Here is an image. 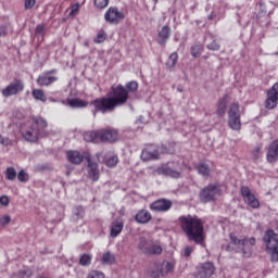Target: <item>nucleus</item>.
Returning a JSON list of instances; mask_svg holds the SVG:
<instances>
[{
  "instance_id": "f257e3e1",
  "label": "nucleus",
  "mask_w": 278,
  "mask_h": 278,
  "mask_svg": "<svg viewBox=\"0 0 278 278\" xmlns=\"http://www.w3.org/2000/svg\"><path fill=\"white\" fill-rule=\"evenodd\" d=\"M127 101H129V91L125 89V86L117 85L111 87L108 97L91 101V105L94 108L93 114H97V112L108 114V112H114L116 108L125 105Z\"/></svg>"
},
{
  "instance_id": "f03ea898",
  "label": "nucleus",
  "mask_w": 278,
  "mask_h": 278,
  "mask_svg": "<svg viewBox=\"0 0 278 278\" xmlns=\"http://www.w3.org/2000/svg\"><path fill=\"white\" fill-rule=\"evenodd\" d=\"M180 228L186 233L189 240L201 244L203 247V240H205V232L203 227V220L198 216L182 215L178 218Z\"/></svg>"
},
{
  "instance_id": "7ed1b4c3",
  "label": "nucleus",
  "mask_w": 278,
  "mask_h": 278,
  "mask_svg": "<svg viewBox=\"0 0 278 278\" xmlns=\"http://www.w3.org/2000/svg\"><path fill=\"white\" fill-rule=\"evenodd\" d=\"M229 239L230 242L223 245V249L225 251H228L229 253H242L244 257H251V255L253 254V247H255L256 242L255 238H238V236L232 232L229 235Z\"/></svg>"
},
{
  "instance_id": "20e7f679",
  "label": "nucleus",
  "mask_w": 278,
  "mask_h": 278,
  "mask_svg": "<svg viewBox=\"0 0 278 278\" xmlns=\"http://www.w3.org/2000/svg\"><path fill=\"white\" fill-rule=\"evenodd\" d=\"M263 241L266 247V251L270 256V261L277 263L278 262V235L275 230L269 229L265 232L263 237Z\"/></svg>"
},
{
  "instance_id": "39448f33",
  "label": "nucleus",
  "mask_w": 278,
  "mask_h": 278,
  "mask_svg": "<svg viewBox=\"0 0 278 278\" xmlns=\"http://www.w3.org/2000/svg\"><path fill=\"white\" fill-rule=\"evenodd\" d=\"M240 117V104L238 102L231 103L228 109V127H230L232 131H240L242 129V121Z\"/></svg>"
},
{
  "instance_id": "423d86ee",
  "label": "nucleus",
  "mask_w": 278,
  "mask_h": 278,
  "mask_svg": "<svg viewBox=\"0 0 278 278\" xmlns=\"http://www.w3.org/2000/svg\"><path fill=\"white\" fill-rule=\"evenodd\" d=\"M175 270V264L163 261L162 263H152L150 266V276L153 278L166 277L168 273Z\"/></svg>"
},
{
  "instance_id": "0eeeda50",
  "label": "nucleus",
  "mask_w": 278,
  "mask_h": 278,
  "mask_svg": "<svg viewBox=\"0 0 278 278\" xmlns=\"http://www.w3.org/2000/svg\"><path fill=\"white\" fill-rule=\"evenodd\" d=\"M220 194V186L217 184H211L200 190L199 199L202 201V203H210L212 201H216Z\"/></svg>"
},
{
  "instance_id": "6e6552de",
  "label": "nucleus",
  "mask_w": 278,
  "mask_h": 278,
  "mask_svg": "<svg viewBox=\"0 0 278 278\" xmlns=\"http://www.w3.org/2000/svg\"><path fill=\"white\" fill-rule=\"evenodd\" d=\"M25 90V84L21 79L13 80L4 89H2V97L5 99L21 94Z\"/></svg>"
},
{
  "instance_id": "1a4fd4ad",
  "label": "nucleus",
  "mask_w": 278,
  "mask_h": 278,
  "mask_svg": "<svg viewBox=\"0 0 278 278\" xmlns=\"http://www.w3.org/2000/svg\"><path fill=\"white\" fill-rule=\"evenodd\" d=\"M123 18H125V13L118 11L116 7H110L104 14V20L110 25H118Z\"/></svg>"
},
{
  "instance_id": "9d476101",
  "label": "nucleus",
  "mask_w": 278,
  "mask_h": 278,
  "mask_svg": "<svg viewBox=\"0 0 278 278\" xmlns=\"http://www.w3.org/2000/svg\"><path fill=\"white\" fill-rule=\"evenodd\" d=\"M141 160L143 162L160 160V146L148 144L141 152Z\"/></svg>"
},
{
  "instance_id": "9b49d317",
  "label": "nucleus",
  "mask_w": 278,
  "mask_h": 278,
  "mask_svg": "<svg viewBox=\"0 0 278 278\" xmlns=\"http://www.w3.org/2000/svg\"><path fill=\"white\" fill-rule=\"evenodd\" d=\"M278 105V83H276L268 91L265 100L266 110H275Z\"/></svg>"
},
{
  "instance_id": "f8f14e48",
  "label": "nucleus",
  "mask_w": 278,
  "mask_h": 278,
  "mask_svg": "<svg viewBox=\"0 0 278 278\" xmlns=\"http://www.w3.org/2000/svg\"><path fill=\"white\" fill-rule=\"evenodd\" d=\"M241 197L243 198L244 203L253 210H257V207H260V201L255 198V194L251 192L249 187H241Z\"/></svg>"
},
{
  "instance_id": "ddd939ff",
  "label": "nucleus",
  "mask_w": 278,
  "mask_h": 278,
  "mask_svg": "<svg viewBox=\"0 0 278 278\" xmlns=\"http://www.w3.org/2000/svg\"><path fill=\"white\" fill-rule=\"evenodd\" d=\"M159 174L164 175L165 177H172L173 179L181 178V172L175 168V163L163 165L159 168Z\"/></svg>"
},
{
  "instance_id": "4468645a",
  "label": "nucleus",
  "mask_w": 278,
  "mask_h": 278,
  "mask_svg": "<svg viewBox=\"0 0 278 278\" xmlns=\"http://www.w3.org/2000/svg\"><path fill=\"white\" fill-rule=\"evenodd\" d=\"M55 73H58V70H52V71L42 73V75H40L37 78L38 86H51V84H55V81L58 80V76H53L55 75Z\"/></svg>"
},
{
  "instance_id": "2eb2a0df",
  "label": "nucleus",
  "mask_w": 278,
  "mask_h": 278,
  "mask_svg": "<svg viewBox=\"0 0 278 278\" xmlns=\"http://www.w3.org/2000/svg\"><path fill=\"white\" fill-rule=\"evenodd\" d=\"M173 207V201L167 199H159L150 204L152 212H168Z\"/></svg>"
},
{
  "instance_id": "dca6fc26",
  "label": "nucleus",
  "mask_w": 278,
  "mask_h": 278,
  "mask_svg": "<svg viewBox=\"0 0 278 278\" xmlns=\"http://www.w3.org/2000/svg\"><path fill=\"white\" fill-rule=\"evenodd\" d=\"M118 140V130L114 128L100 129V142H116Z\"/></svg>"
},
{
  "instance_id": "f3484780",
  "label": "nucleus",
  "mask_w": 278,
  "mask_h": 278,
  "mask_svg": "<svg viewBox=\"0 0 278 278\" xmlns=\"http://www.w3.org/2000/svg\"><path fill=\"white\" fill-rule=\"evenodd\" d=\"M47 136V131L37 130L31 127L23 134V138L27 142H38L39 138H45Z\"/></svg>"
},
{
  "instance_id": "a211bd4d",
  "label": "nucleus",
  "mask_w": 278,
  "mask_h": 278,
  "mask_svg": "<svg viewBox=\"0 0 278 278\" xmlns=\"http://www.w3.org/2000/svg\"><path fill=\"white\" fill-rule=\"evenodd\" d=\"M214 273H216L214 263L207 262L201 266L200 270L195 274V278H210Z\"/></svg>"
},
{
  "instance_id": "6ab92c4d",
  "label": "nucleus",
  "mask_w": 278,
  "mask_h": 278,
  "mask_svg": "<svg viewBox=\"0 0 278 278\" xmlns=\"http://www.w3.org/2000/svg\"><path fill=\"white\" fill-rule=\"evenodd\" d=\"M266 160L269 164L278 162V139L274 140L267 148Z\"/></svg>"
},
{
  "instance_id": "aec40b11",
  "label": "nucleus",
  "mask_w": 278,
  "mask_h": 278,
  "mask_svg": "<svg viewBox=\"0 0 278 278\" xmlns=\"http://www.w3.org/2000/svg\"><path fill=\"white\" fill-rule=\"evenodd\" d=\"M170 26L165 25L159 30L156 42L161 47H166L168 40H170Z\"/></svg>"
},
{
  "instance_id": "412c9836",
  "label": "nucleus",
  "mask_w": 278,
  "mask_h": 278,
  "mask_svg": "<svg viewBox=\"0 0 278 278\" xmlns=\"http://www.w3.org/2000/svg\"><path fill=\"white\" fill-rule=\"evenodd\" d=\"M87 168L89 179H91V181H99V164L90 160V157H87Z\"/></svg>"
},
{
  "instance_id": "4be33fe9",
  "label": "nucleus",
  "mask_w": 278,
  "mask_h": 278,
  "mask_svg": "<svg viewBox=\"0 0 278 278\" xmlns=\"http://www.w3.org/2000/svg\"><path fill=\"white\" fill-rule=\"evenodd\" d=\"M151 218H153V216L147 210L139 211L135 216V220L139 223V225H147V223H149Z\"/></svg>"
},
{
  "instance_id": "5701e85b",
  "label": "nucleus",
  "mask_w": 278,
  "mask_h": 278,
  "mask_svg": "<svg viewBox=\"0 0 278 278\" xmlns=\"http://www.w3.org/2000/svg\"><path fill=\"white\" fill-rule=\"evenodd\" d=\"M86 142H101V130H90L84 134Z\"/></svg>"
},
{
  "instance_id": "b1692460",
  "label": "nucleus",
  "mask_w": 278,
  "mask_h": 278,
  "mask_svg": "<svg viewBox=\"0 0 278 278\" xmlns=\"http://www.w3.org/2000/svg\"><path fill=\"white\" fill-rule=\"evenodd\" d=\"M125 227V224L123 220H115L111 225V238H118L121 236L123 228Z\"/></svg>"
},
{
  "instance_id": "393cba45",
  "label": "nucleus",
  "mask_w": 278,
  "mask_h": 278,
  "mask_svg": "<svg viewBox=\"0 0 278 278\" xmlns=\"http://www.w3.org/2000/svg\"><path fill=\"white\" fill-rule=\"evenodd\" d=\"M33 128L36 129L37 131H46L48 127L47 119L40 117V116H34L33 117Z\"/></svg>"
},
{
  "instance_id": "a878e982",
  "label": "nucleus",
  "mask_w": 278,
  "mask_h": 278,
  "mask_svg": "<svg viewBox=\"0 0 278 278\" xmlns=\"http://www.w3.org/2000/svg\"><path fill=\"white\" fill-rule=\"evenodd\" d=\"M67 160L71 164H81L84 162V155L79 151H68Z\"/></svg>"
},
{
  "instance_id": "bb28decb",
  "label": "nucleus",
  "mask_w": 278,
  "mask_h": 278,
  "mask_svg": "<svg viewBox=\"0 0 278 278\" xmlns=\"http://www.w3.org/2000/svg\"><path fill=\"white\" fill-rule=\"evenodd\" d=\"M84 216H86V211L84 210V206H75L73 208L72 220L74 223H79V220H84Z\"/></svg>"
},
{
  "instance_id": "cd10ccee",
  "label": "nucleus",
  "mask_w": 278,
  "mask_h": 278,
  "mask_svg": "<svg viewBox=\"0 0 278 278\" xmlns=\"http://www.w3.org/2000/svg\"><path fill=\"white\" fill-rule=\"evenodd\" d=\"M151 240L147 239L146 237H140L139 242L137 244V249L143 253V255H147V252H149V247L151 244Z\"/></svg>"
},
{
  "instance_id": "c85d7f7f",
  "label": "nucleus",
  "mask_w": 278,
  "mask_h": 278,
  "mask_svg": "<svg viewBox=\"0 0 278 278\" xmlns=\"http://www.w3.org/2000/svg\"><path fill=\"white\" fill-rule=\"evenodd\" d=\"M70 108H88V103L79 98H73L67 100Z\"/></svg>"
},
{
  "instance_id": "c756f323",
  "label": "nucleus",
  "mask_w": 278,
  "mask_h": 278,
  "mask_svg": "<svg viewBox=\"0 0 278 278\" xmlns=\"http://www.w3.org/2000/svg\"><path fill=\"white\" fill-rule=\"evenodd\" d=\"M146 255H162V247L152 241Z\"/></svg>"
},
{
  "instance_id": "7c9ffc66",
  "label": "nucleus",
  "mask_w": 278,
  "mask_h": 278,
  "mask_svg": "<svg viewBox=\"0 0 278 278\" xmlns=\"http://www.w3.org/2000/svg\"><path fill=\"white\" fill-rule=\"evenodd\" d=\"M206 40H210L211 42L206 46V48L210 51H220V43L216 41V37L214 35H210Z\"/></svg>"
},
{
  "instance_id": "2f4dec72",
  "label": "nucleus",
  "mask_w": 278,
  "mask_h": 278,
  "mask_svg": "<svg viewBox=\"0 0 278 278\" xmlns=\"http://www.w3.org/2000/svg\"><path fill=\"white\" fill-rule=\"evenodd\" d=\"M197 170L202 177H210V173H212V168H210V165L206 163H200L197 166Z\"/></svg>"
},
{
  "instance_id": "473e14b6",
  "label": "nucleus",
  "mask_w": 278,
  "mask_h": 278,
  "mask_svg": "<svg viewBox=\"0 0 278 278\" xmlns=\"http://www.w3.org/2000/svg\"><path fill=\"white\" fill-rule=\"evenodd\" d=\"M33 97L36 99V101H41V103H46L47 101V94H45L42 89H34Z\"/></svg>"
},
{
  "instance_id": "72a5a7b5",
  "label": "nucleus",
  "mask_w": 278,
  "mask_h": 278,
  "mask_svg": "<svg viewBox=\"0 0 278 278\" xmlns=\"http://www.w3.org/2000/svg\"><path fill=\"white\" fill-rule=\"evenodd\" d=\"M225 112H227V99L224 98L219 101L218 105H217V115L219 116H225Z\"/></svg>"
},
{
  "instance_id": "f704fd0d",
  "label": "nucleus",
  "mask_w": 278,
  "mask_h": 278,
  "mask_svg": "<svg viewBox=\"0 0 278 278\" xmlns=\"http://www.w3.org/2000/svg\"><path fill=\"white\" fill-rule=\"evenodd\" d=\"M177 60H179V54L173 52L167 59L166 66L174 68L175 64H177Z\"/></svg>"
},
{
  "instance_id": "c9c22d12",
  "label": "nucleus",
  "mask_w": 278,
  "mask_h": 278,
  "mask_svg": "<svg viewBox=\"0 0 278 278\" xmlns=\"http://www.w3.org/2000/svg\"><path fill=\"white\" fill-rule=\"evenodd\" d=\"M80 266H90L92 264V255L90 254H83L79 258Z\"/></svg>"
},
{
  "instance_id": "e433bc0d",
  "label": "nucleus",
  "mask_w": 278,
  "mask_h": 278,
  "mask_svg": "<svg viewBox=\"0 0 278 278\" xmlns=\"http://www.w3.org/2000/svg\"><path fill=\"white\" fill-rule=\"evenodd\" d=\"M114 262H116V258L112 253L106 252L102 255V264H114Z\"/></svg>"
},
{
  "instance_id": "4c0bfd02",
  "label": "nucleus",
  "mask_w": 278,
  "mask_h": 278,
  "mask_svg": "<svg viewBox=\"0 0 278 278\" xmlns=\"http://www.w3.org/2000/svg\"><path fill=\"white\" fill-rule=\"evenodd\" d=\"M202 51H203V47L201 46V43H195L191 47V55L193 58H199Z\"/></svg>"
},
{
  "instance_id": "58836bf2",
  "label": "nucleus",
  "mask_w": 278,
  "mask_h": 278,
  "mask_svg": "<svg viewBox=\"0 0 278 278\" xmlns=\"http://www.w3.org/2000/svg\"><path fill=\"white\" fill-rule=\"evenodd\" d=\"M5 177L9 181H14L16 179V169L14 167L7 168Z\"/></svg>"
},
{
  "instance_id": "ea45409f",
  "label": "nucleus",
  "mask_w": 278,
  "mask_h": 278,
  "mask_svg": "<svg viewBox=\"0 0 278 278\" xmlns=\"http://www.w3.org/2000/svg\"><path fill=\"white\" fill-rule=\"evenodd\" d=\"M106 38H108V34H105L103 30H100L94 38V42L97 45H101V42H105Z\"/></svg>"
},
{
  "instance_id": "a19ab883",
  "label": "nucleus",
  "mask_w": 278,
  "mask_h": 278,
  "mask_svg": "<svg viewBox=\"0 0 278 278\" xmlns=\"http://www.w3.org/2000/svg\"><path fill=\"white\" fill-rule=\"evenodd\" d=\"M127 92H136L138 90V83L132 80L126 84Z\"/></svg>"
},
{
  "instance_id": "79ce46f5",
  "label": "nucleus",
  "mask_w": 278,
  "mask_h": 278,
  "mask_svg": "<svg viewBox=\"0 0 278 278\" xmlns=\"http://www.w3.org/2000/svg\"><path fill=\"white\" fill-rule=\"evenodd\" d=\"M192 251H194V248H192V245H186L181 252L182 257H186V260H188L190 255H192Z\"/></svg>"
},
{
  "instance_id": "37998d69",
  "label": "nucleus",
  "mask_w": 278,
  "mask_h": 278,
  "mask_svg": "<svg viewBox=\"0 0 278 278\" xmlns=\"http://www.w3.org/2000/svg\"><path fill=\"white\" fill-rule=\"evenodd\" d=\"M31 275H34V273L29 268L22 269L17 273V277H21V278H30Z\"/></svg>"
},
{
  "instance_id": "c03bdc74",
  "label": "nucleus",
  "mask_w": 278,
  "mask_h": 278,
  "mask_svg": "<svg viewBox=\"0 0 278 278\" xmlns=\"http://www.w3.org/2000/svg\"><path fill=\"white\" fill-rule=\"evenodd\" d=\"M17 179L18 181H22V182H27L29 181V175L27 173H25V170H20V173L17 174Z\"/></svg>"
},
{
  "instance_id": "a18cd8bd",
  "label": "nucleus",
  "mask_w": 278,
  "mask_h": 278,
  "mask_svg": "<svg viewBox=\"0 0 278 278\" xmlns=\"http://www.w3.org/2000/svg\"><path fill=\"white\" fill-rule=\"evenodd\" d=\"M94 5L98 7L99 10H103L106 5H110V0H94Z\"/></svg>"
},
{
  "instance_id": "49530a36",
  "label": "nucleus",
  "mask_w": 278,
  "mask_h": 278,
  "mask_svg": "<svg viewBox=\"0 0 278 278\" xmlns=\"http://www.w3.org/2000/svg\"><path fill=\"white\" fill-rule=\"evenodd\" d=\"M118 164V156H111L108 161H106V166L109 168H114V166H116Z\"/></svg>"
},
{
  "instance_id": "de8ad7c7",
  "label": "nucleus",
  "mask_w": 278,
  "mask_h": 278,
  "mask_svg": "<svg viewBox=\"0 0 278 278\" xmlns=\"http://www.w3.org/2000/svg\"><path fill=\"white\" fill-rule=\"evenodd\" d=\"M88 278H105V274H103V271L100 270H91L88 274Z\"/></svg>"
},
{
  "instance_id": "09e8293b",
  "label": "nucleus",
  "mask_w": 278,
  "mask_h": 278,
  "mask_svg": "<svg viewBox=\"0 0 278 278\" xmlns=\"http://www.w3.org/2000/svg\"><path fill=\"white\" fill-rule=\"evenodd\" d=\"M45 29H47V26H45V24H39V25H37L36 28H35V34H36L37 36H43Z\"/></svg>"
},
{
  "instance_id": "8fccbe9b",
  "label": "nucleus",
  "mask_w": 278,
  "mask_h": 278,
  "mask_svg": "<svg viewBox=\"0 0 278 278\" xmlns=\"http://www.w3.org/2000/svg\"><path fill=\"white\" fill-rule=\"evenodd\" d=\"M252 154H253L255 162H257V160H260V157H262V148L261 147L254 148Z\"/></svg>"
},
{
  "instance_id": "3c124183",
  "label": "nucleus",
  "mask_w": 278,
  "mask_h": 278,
  "mask_svg": "<svg viewBox=\"0 0 278 278\" xmlns=\"http://www.w3.org/2000/svg\"><path fill=\"white\" fill-rule=\"evenodd\" d=\"M160 153H175V150L173 148H167L166 146L162 144L159 147V154Z\"/></svg>"
},
{
  "instance_id": "603ef678",
  "label": "nucleus",
  "mask_w": 278,
  "mask_h": 278,
  "mask_svg": "<svg viewBox=\"0 0 278 278\" xmlns=\"http://www.w3.org/2000/svg\"><path fill=\"white\" fill-rule=\"evenodd\" d=\"M10 220H12L10 215H4V216L0 217V226L4 227V225H10Z\"/></svg>"
},
{
  "instance_id": "864d4df0",
  "label": "nucleus",
  "mask_w": 278,
  "mask_h": 278,
  "mask_svg": "<svg viewBox=\"0 0 278 278\" xmlns=\"http://www.w3.org/2000/svg\"><path fill=\"white\" fill-rule=\"evenodd\" d=\"M0 144H3L4 147H11L12 141L10 138L0 135Z\"/></svg>"
},
{
  "instance_id": "5fc2aeb1",
  "label": "nucleus",
  "mask_w": 278,
  "mask_h": 278,
  "mask_svg": "<svg viewBox=\"0 0 278 278\" xmlns=\"http://www.w3.org/2000/svg\"><path fill=\"white\" fill-rule=\"evenodd\" d=\"M36 5V0H25L24 8L25 10H31Z\"/></svg>"
},
{
  "instance_id": "6e6d98bb",
  "label": "nucleus",
  "mask_w": 278,
  "mask_h": 278,
  "mask_svg": "<svg viewBox=\"0 0 278 278\" xmlns=\"http://www.w3.org/2000/svg\"><path fill=\"white\" fill-rule=\"evenodd\" d=\"M0 204L4 206L10 205V198H8V195L0 197Z\"/></svg>"
},
{
  "instance_id": "4d7b16f0",
  "label": "nucleus",
  "mask_w": 278,
  "mask_h": 278,
  "mask_svg": "<svg viewBox=\"0 0 278 278\" xmlns=\"http://www.w3.org/2000/svg\"><path fill=\"white\" fill-rule=\"evenodd\" d=\"M77 12H79V3H76L72 7V11L70 12V15L75 16V14H77Z\"/></svg>"
},
{
  "instance_id": "13d9d810",
  "label": "nucleus",
  "mask_w": 278,
  "mask_h": 278,
  "mask_svg": "<svg viewBox=\"0 0 278 278\" xmlns=\"http://www.w3.org/2000/svg\"><path fill=\"white\" fill-rule=\"evenodd\" d=\"M8 34V26L5 25H0V38L5 36Z\"/></svg>"
},
{
  "instance_id": "bf43d9fd",
  "label": "nucleus",
  "mask_w": 278,
  "mask_h": 278,
  "mask_svg": "<svg viewBox=\"0 0 278 278\" xmlns=\"http://www.w3.org/2000/svg\"><path fill=\"white\" fill-rule=\"evenodd\" d=\"M177 91L178 92H184V89H181V87H177Z\"/></svg>"
}]
</instances>
